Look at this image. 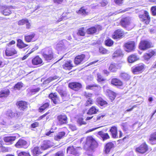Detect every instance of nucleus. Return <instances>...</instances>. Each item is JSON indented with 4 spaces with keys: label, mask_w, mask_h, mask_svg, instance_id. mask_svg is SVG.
<instances>
[{
    "label": "nucleus",
    "mask_w": 156,
    "mask_h": 156,
    "mask_svg": "<svg viewBox=\"0 0 156 156\" xmlns=\"http://www.w3.org/2000/svg\"><path fill=\"white\" fill-rule=\"evenodd\" d=\"M5 53L7 56H12L17 53V51L13 48H6Z\"/></svg>",
    "instance_id": "a211bd4d"
},
{
    "label": "nucleus",
    "mask_w": 156,
    "mask_h": 156,
    "mask_svg": "<svg viewBox=\"0 0 156 156\" xmlns=\"http://www.w3.org/2000/svg\"><path fill=\"white\" fill-rule=\"evenodd\" d=\"M57 119L59 123L62 125L67 122V117L65 114H60L57 116Z\"/></svg>",
    "instance_id": "1a4fd4ad"
},
{
    "label": "nucleus",
    "mask_w": 156,
    "mask_h": 156,
    "mask_svg": "<svg viewBox=\"0 0 156 156\" xmlns=\"http://www.w3.org/2000/svg\"><path fill=\"white\" fill-rule=\"evenodd\" d=\"M144 65L143 64H139L132 68L133 73L135 74L141 73L144 70Z\"/></svg>",
    "instance_id": "423d86ee"
},
{
    "label": "nucleus",
    "mask_w": 156,
    "mask_h": 156,
    "mask_svg": "<svg viewBox=\"0 0 156 156\" xmlns=\"http://www.w3.org/2000/svg\"><path fill=\"white\" fill-rule=\"evenodd\" d=\"M16 137L15 136H8L4 137L3 140L5 143L8 144H11L16 140Z\"/></svg>",
    "instance_id": "dca6fc26"
},
{
    "label": "nucleus",
    "mask_w": 156,
    "mask_h": 156,
    "mask_svg": "<svg viewBox=\"0 0 156 156\" xmlns=\"http://www.w3.org/2000/svg\"><path fill=\"white\" fill-rule=\"evenodd\" d=\"M69 86L74 90L77 91L81 88L82 85L79 83L72 82L69 83Z\"/></svg>",
    "instance_id": "ddd939ff"
},
{
    "label": "nucleus",
    "mask_w": 156,
    "mask_h": 156,
    "mask_svg": "<svg viewBox=\"0 0 156 156\" xmlns=\"http://www.w3.org/2000/svg\"><path fill=\"white\" fill-rule=\"evenodd\" d=\"M99 51L101 53L103 54H106L108 52V51L103 47H100L99 48Z\"/></svg>",
    "instance_id": "4d7b16f0"
},
{
    "label": "nucleus",
    "mask_w": 156,
    "mask_h": 156,
    "mask_svg": "<svg viewBox=\"0 0 156 156\" xmlns=\"http://www.w3.org/2000/svg\"><path fill=\"white\" fill-rule=\"evenodd\" d=\"M110 133L111 135L112 138H117L118 136V129L117 126H112L109 130Z\"/></svg>",
    "instance_id": "f8f14e48"
},
{
    "label": "nucleus",
    "mask_w": 156,
    "mask_h": 156,
    "mask_svg": "<svg viewBox=\"0 0 156 156\" xmlns=\"http://www.w3.org/2000/svg\"><path fill=\"white\" fill-rule=\"evenodd\" d=\"M77 122L80 125H85L87 124V123L83 121V118L81 117L80 118L78 119Z\"/></svg>",
    "instance_id": "603ef678"
},
{
    "label": "nucleus",
    "mask_w": 156,
    "mask_h": 156,
    "mask_svg": "<svg viewBox=\"0 0 156 156\" xmlns=\"http://www.w3.org/2000/svg\"><path fill=\"white\" fill-rule=\"evenodd\" d=\"M28 103L24 101H21L17 102L16 105L19 107H27Z\"/></svg>",
    "instance_id": "473e14b6"
},
{
    "label": "nucleus",
    "mask_w": 156,
    "mask_h": 156,
    "mask_svg": "<svg viewBox=\"0 0 156 156\" xmlns=\"http://www.w3.org/2000/svg\"><path fill=\"white\" fill-rule=\"evenodd\" d=\"M39 124L38 122H34L32 123L30 125V127L31 128H35L39 126Z\"/></svg>",
    "instance_id": "5fc2aeb1"
},
{
    "label": "nucleus",
    "mask_w": 156,
    "mask_h": 156,
    "mask_svg": "<svg viewBox=\"0 0 156 156\" xmlns=\"http://www.w3.org/2000/svg\"><path fill=\"white\" fill-rule=\"evenodd\" d=\"M139 17L141 20L145 22L146 24H149L150 20V18L148 15V13L146 11H144V13L139 15Z\"/></svg>",
    "instance_id": "6e6552de"
},
{
    "label": "nucleus",
    "mask_w": 156,
    "mask_h": 156,
    "mask_svg": "<svg viewBox=\"0 0 156 156\" xmlns=\"http://www.w3.org/2000/svg\"><path fill=\"white\" fill-rule=\"evenodd\" d=\"M97 29L95 27H91L87 29V32L88 34H92L95 33Z\"/></svg>",
    "instance_id": "ea45409f"
},
{
    "label": "nucleus",
    "mask_w": 156,
    "mask_h": 156,
    "mask_svg": "<svg viewBox=\"0 0 156 156\" xmlns=\"http://www.w3.org/2000/svg\"><path fill=\"white\" fill-rule=\"evenodd\" d=\"M98 134L102 138L103 141L109 139L110 138V135L108 133H104L102 131H99Z\"/></svg>",
    "instance_id": "aec40b11"
},
{
    "label": "nucleus",
    "mask_w": 156,
    "mask_h": 156,
    "mask_svg": "<svg viewBox=\"0 0 156 156\" xmlns=\"http://www.w3.org/2000/svg\"><path fill=\"white\" fill-rule=\"evenodd\" d=\"M9 151L8 147L3 146L2 145H0V151L2 152H6Z\"/></svg>",
    "instance_id": "8fccbe9b"
},
{
    "label": "nucleus",
    "mask_w": 156,
    "mask_h": 156,
    "mask_svg": "<svg viewBox=\"0 0 156 156\" xmlns=\"http://www.w3.org/2000/svg\"><path fill=\"white\" fill-rule=\"evenodd\" d=\"M83 94L86 98H88V99H91L90 98H91L92 96V94L91 93L87 92H85Z\"/></svg>",
    "instance_id": "6e6d98bb"
},
{
    "label": "nucleus",
    "mask_w": 156,
    "mask_h": 156,
    "mask_svg": "<svg viewBox=\"0 0 156 156\" xmlns=\"http://www.w3.org/2000/svg\"><path fill=\"white\" fill-rule=\"evenodd\" d=\"M7 115L9 118H12L15 116V113L10 111L8 112L7 114Z\"/></svg>",
    "instance_id": "de8ad7c7"
},
{
    "label": "nucleus",
    "mask_w": 156,
    "mask_h": 156,
    "mask_svg": "<svg viewBox=\"0 0 156 156\" xmlns=\"http://www.w3.org/2000/svg\"><path fill=\"white\" fill-rule=\"evenodd\" d=\"M17 46L20 48H23L28 46V45L24 44L23 42L21 43V44H17Z\"/></svg>",
    "instance_id": "0e129e2a"
},
{
    "label": "nucleus",
    "mask_w": 156,
    "mask_h": 156,
    "mask_svg": "<svg viewBox=\"0 0 156 156\" xmlns=\"http://www.w3.org/2000/svg\"><path fill=\"white\" fill-rule=\"evenodd\" d=\"M124 32L122 30L118 29L116 30L112 35V37L114 39L121 38L124 35Z\"/></svg>",
    "instance_id": "9b49d317"
},
{
    "label": "nucleus",
    "mask_w": 156,
    "mask_h": 156,
    "mask_svg": "<svg viewBox=\"0 0 156 156\" xmlns=\"http://www.w3.org/2000/svg\"><path fill=\"white\" fill-rule=\"evenodd\" d=\"M139 59L138 58L136 54H132L130 55L128 58V60L129 63H133Z\"/></svg>",
    "instance_id": "7c9ffc66"
},
{
    "label": "nucleus",
    "mask_w": 156,
    "mask_h": 156,
    "mask_svg": "<svg viewBox=\"0 0 156 156\" xmlns=\"http://www.w3.org/2000/svg\"><path fill=\"white\" fill-rule=\"evenodd\" d=\"M41 54L44 59L50 62L54 58V52L52 49L49 47H46L41 51Z\"/></svg>",
    "instance_id": "f03ea898"
},
{
    "label": "nucleus",
    "mask_w": 156,
    "mask_h": 156,
    "mask_svg": "<svg viewBox=\"0 0 156 156\" xmlns=\"http://www.w3.org/2000/svg\"><path fill=\"white\" fill-rule=\"evenodd\" d=\"M148 54L151 57L153 56H155L156 55V50H151Z\"/></svg>",
    "instance_id": "bf43d9fd"
},
{
    "label": "nucleus",
    "mask_w": 156,
    "mask_h": 156,
    "mask_svg": "<svg viewBox=\"0 0 156 156\" xmlns=\"http://www.w3.org/2000/svg\"><path fill=\"white\" fill-rule=\"evenodd\" d=\"M93 104V101L91 99H88L87 101L85 104V106L89 107L91 106Z\"/></svg>",
    "instance_id": "864d4df0"
},
{
    "label": "nucleus",
    "mask_w": 156,
    "mask_h": 156,
    "mask_svg": "<svg viewBox=\"0 0 156 156\" xmlns=\"http://www.w3.org/2000/svg\"><path fill=\"white\" fill-rule=\"evenodd\" d=\"M151 43L147 41H141L139 45L140 48L142 50H146L151 47Z\"/></svg>",
    "instance_id": "0eeeda50"
},
{
    "label": "nucleus",
    "mask_w": 156,
    "mask_h": 156,
    "mask_svg": "<svg viewBox=\"0 0 156 156\" xmlns=\"http://www.w3.org/2000/svg\"><path fill=\"white\" fill-rule=\"evenodd\" d=\"M144 57V59L146 60H148L151 58L148 53L145 54Z\"/></svg>",
    "instance_id": "774afa93"
},
{
    "label": "nucleus",
    "mask_w": 156,
    "mask_h": 156,
    "mask_svg": "<svg viewBox=\"0 0 156 156\" xmlns=\"http://www.w3.org/2000/svg\"><path fill=\"white\" fill-rule=\"evenodd\" d=\"M111 84L113 85L118 87L121 86L123 85L122 82L119 79L114 78L112 79Z\"/></svg>",
    "instance_id": "5701e85b"
},
{
    "label": "nucleus",
    "mask_w": 156,
    "mask_h": 156,
    "mask_svg": "<svg viewBox=\"0 0 156 156\" xmlns=\"http://www.w3.org/2000/svg\"><path fill=\"white\" fill-rule=\"evenodd\" d=\"M106 45L108 46H111L113 44V41L110 39H108L105 41Z\"/></svg>",
    "instance_id": "a19ab883"
},
{
    "label": "nucleus",
    "mask_w": 156,
    "mask_h": 156,
    "mask_svg": "<svg viewBox=\"0 0 156 156\" xmlns=\"http://www.w3.org/2000/svg\"><path fill=\"white\" fill-rule=\"evenodd\" d=\"M23 87V83L21 82H19L16 83L14 87L15 90H20Z\"/></svg>",
    "instance_id": "09e8293b"
},
{
    "label": "nucleus",
    "mask_w": 156,
    "mask_h": 156,
    "mask_svg": "<svg viewBox=\"0 0 156 156\" xmlns=\"http://www.w3.org/2000/svg\"><path fill=\"white\" fill-rule=\"evenodd\" d=\"M66 133L64 131H62L58 133V134L54 136L55 140L58 141L63 138L65 135Z\"/></svg>",
    "instance_id": "c756f323"
},
{
    "label": "nucleus",
    "mask_w": 156,
    "mask_h": 156,
    "mask_svg": "<svg viewBox=\"0 0 156 156\" xmlns=\"http://www.w3.org/2000/svg\"><path fill=\"white\" fill-rule=\"evenodd\" d=\"M149 149L148 145L144 142L136 148L135 151L138 154H144L147 153Z\"/></svg>",
    "instance_id": "7ed1b4c3"
},
{
    "label": "nucleus",
    "mask_w": 156,
    "mask_h": 156,
    "mask_svg": "<svg viewBox=\"0 0 156 156\" xmlns=\"http://www.w3.org/2000/svg\"><path fill=\"white\" fill-rule=\"evenodd\" d=\"M34 156H38L42 153L41 148L38 146L34 147L32 151Z\"/></svg>",
    "instance_id": "393cba45"
},
{
    "label": "nucleus",
    "mask_w": 156,
    "mask_h": 156,
    "mask_svg": "<svg viewBox=\"0 0 156 156\" xmlns=\"http://www.w3.org/2000/svg\"><path fill=\"white\" fill-rule=\"evenodd\" d=\"M106 94L108 96L110 99L112 101L115 98V93L110 90H107Z\"/></svg>",
    "instance_id": "2f4dec72"
},
{
    "label": "nucleus",
    "mask_w": 156,
    "mask_h": 156,
    "mask_svg": "<svg viewBox=\"0 0 156 156\" xmlns=\"http://www.w3.org/2000/svg\"><path fill=\"white\" fill-rule=\"evenodd\" d=\"M106 116V114L103 113V114H100L96 117V119L95 120V121L100 120L102 119L103 118Z\"/></svg>",
    "instance_id": "79ce46f5"
},
{
    "label": "nucleus",
    "mask_w": 156,
    "mask_h": 156,
    "mask_svg": "<svg viewBox=\"0 0 156 156\" xmlns=\"http://www.w3.org/2000/svg\"><path fill=\"white\" fill-rule=\"evenodd\" d=\"M9 90L7 88L4 89L0 91V102L3 101L1 99H2V100H3L4 98H6L9 95Z\"/></svg>",
    "instance_id": "9d476101"
},
{
    "label": "nucleus",
    "mask_w": 156,
    "mask_h": 156,
    "mask_svg": "<svg viewBox=\"0 0 156 156\" xmlns=\"http://www.w3.org/2000/svg\"><path fill=\"white\" fill-rule=\"evenodd\" d=\"M28 22V20L27 19H23L19 21L18 24L19 25H22Z\"/></svg>",
    "instance_id": "49530a36"
},
{
    "label": "nucleus",
    "mask_w": 156,
    "mask_h": 156,
    "mask_svg": "<svg viewBox=\"0 0 156 156\" xmlns=\"http://www.w3.org/2000/svg\"><path fill=\"white\" fill-rule=\"evenodd\" d=\"M83 144L84 149L91 152H94L98 146V143L92 136H87Z\"/></svg>",
    "instance_id": "f257e3e1"
},
{
    "label": "nucleus",
    "mask_w": 156,
    "mask_h": 156,
    "mask_svg": "<svg viewBox=\"0 0 156 156\" xmlns=\"http://www.w3.org/2000/svg\"><path fill=\"white\" fill-rule=\"evenodd\" d=\"M15 146L17 148H27L28 147V144L26 140L20 139L15 144Z\"/></svg>",
    "instance_id": "39448f33"
},
{
    "label": "nucleus",
    "mask_w": 156,
    "mask_h": 156,
    "mask_svg": "<svg viewBox=\"0 0 156 156\" xmlns=\"http://www.w3.org/2000/svg\"><path fill=\"white\" fill-rule=\"evenodd\" d=\"M130 19L129 17H126L122 19L120 21L121 25L125 28L129 27V29L133 28L134 26L130 22Z\"/></svg>",
    "instance_id": "20e7f679"
},
{
    "label": "nucleus",
    "mask_w": 156,
    "mask_h": 156,
    "mask_svg": "<svg viewBox=\"0 0 156 156\" xmlns=\"http://www.w3.org/2000/svg\"><path fill=\"white\" fill-rule=\"evenodd\" d=\"M98 111V110L96 108H90L87 112L88 115H92L96 113Z\"/></svg>",
    "instance_id": "58836bf2"
},
{
    "label": "nucleus",
    "mask_w": 156,
    "mask_h": 156,
    "mask_svg": "<svg viewBox=\"0 0 156 156\" xmlns=\"http://www.w3.org/2000/svg\"><path fill=\"white\" fill-rule=\"evenodd\" d=\"M149 140L152 145L156 144V132L153 133L150 135Z\"/></svg>",
    "instance_id": "412c9836"
},
{
    "label": "nucleus",
    "mask_w": 156,
    "mask_h": 156,
    "mask_svg": "<svg viewBox=\"0 0 156 156\" xmlns=\"http://www.w3.org/2000/svg\"><path fill=\"white\" fill-rule=\"evenodd\" d=\"M97 102L98 104L100 105L101 106L104 105L105 106H106L105 105L107 104V103L105 101L100 97H99L97 98Z\"/></svg>",
    "instance_id": "72a5a7b5"
},
{
    "label": "nucleus",
    "mask_w": 156,
    "mask_h": 156,
    "mask_svg": "<svg viewBox=\"0 0 156 156\" xmlns=\"http://www.w3.org/2000/svg\"><path fill=\"white\" fill-rule=\"evenodd\" d=\"M42 62V59L39 56H36L32 60V64L34 65H41Z\"/></svg>",
    "instance_id": "4be33fe9"
},
{
    "label": "nucleus",
    "mask_w": 156,
    "mask_h": 156,
    "mask_svg": "<svg viewBox=\"0 0 156 156\" xmlns=\"http://www.w3.org/2000/svg\"><path fill=\"white\" fill-rule=\"evenodd\" d=\"M115 147L114 144L112 142L107 143L105 147L104 151L106 154H108L112 148Z\"/></svg>",
    "instance_id": "2eb2a0df"
},
{
    "label": "nucleus",
    "mask_w": 156,
    "mask_h": 156,
    "mask_svg": "<svg viewBox=\"0 0 156 156\" xmlns=\"http://www.w3.org/2000/svg\"><path fill=\"white\" fill-rule=\"evenodd\" d=\"M124 46L126 49V50L127 51H130L134 49V42L133 41L128 42L125 44Z\"/></svg>",
    "instance_id": "6ab92c4d"
},
{
    "label": "nucleus",
    "mask_w": 156,
    "mask_h": 156,
    "mask_svg": "<svg viewBox=\"0 0 156 156\" xmlns=\"http://www.w3.org/2000/svg\"><path fill=\"white\" fill-rule=\"evenodd\" d=\"M67 153L69 152L70 154L76 155L78 154L77 150L74 148L73 146L69 147L67 149Z\"/></svg>",
    "instance_id": "c85d7f7f"
},
{
    "label": "nucleus",
    "mask_w": 156,
    "mask_h": 156,
    "mask_svg": "<svg viewBox=\"0 0 156 156\" xmlns=\"http://www.w3.org/2000/svg\"><path fill=\"white\" fill-rule=\"evenodd\" d=\"M85 57V55L83 54L76 56L74 59V63L76 65L83 63L84 62Z\"/></svg>",
    "instance_id": "4468645a"
},
{
    "label": "nucleus",
    "mask_w": 156,
    "mask_h": 156,
    "mask_svg": "<svg viewBox=\"0 0 156 156\" xmlns=\"http://www.w3.org/2000/svg\"><path fill=\"white\" fill-rule=\"evenodd\" d=\"M122 56V54L121 51L120 49H118L116 50L113 54L112 57L113 58L115 57H117L119 56Z\"/></svg>",
    "instance_id": "4c0bfd02"
},
{
    "label": "nucleus",
    "mask_w": 156,
    "mask_h": 156,
    "mask_svg": "<svg viewBox=\"0 0 156 156\" xmlns=\"http://www.w3.org/2000/svg\"><path fill=\"white\" fill-rule=\"evenodd\" d=\"M58 78V77L56 76L50 77L43 82V84H46L48 83L51 81L57 79Z\"/></svg>",
    "instance_id": "e433bc0d"
},
{
    "label": "nucleus",
    "mask_w": 156,
    "mask_h": 156,
    "mask_svg": "<svg viewBox=\"0 0 156 156\" xmlns=\"http://www.w3.org/2000/svg\"><path fill=\"white\" fill-rule=\"evenodd\" d=\"M51 146V142L50 140H44L43 141L41 148L42 149L45 150L50 148Z\"/></svg>",
    "instance_id": "bb28decb"
},
{
    "label": "nucleus",
    "mask_w": 156,
    "mask_h": 156,
    "mask_svg": "<svg viewBox=\"0 0 156 156\" xmlns=\"http://www.w3.org/2000/svg\"><path fill=\"white\" fill-rule=\"evenodd\" d=\"M59 94L63 98L66 97L67 94V92L66 91H61Z\"/></svg>",
    "instance_id": "680f3d73"
},
{
    "label": "nucleus",
    "mask_w": 156,
    "mask_h": 156,
    "mask_svg": "<svg viewBox=\"0 0 156 156\" xmlns=\"http://www.w3.org/2000/svg\"><path fill=\"white\" fill-rule=\"evenodd\" d=\"M1 12L5 16H8L11 13L9 9L7 6L2 7Z\"/></svg>",
    "instance_id": "cd10ccee"
},
{
    "label": "nucleus",
    "mask_w": 156,
    "mask_h": 156,
    "mask_svg": "<svg viewBox=\"0 0 156 156\" xmlns=\"http://www.w3.org/2000/svg\"><path fill=\"white\" fill-rule=\"evenodd\" d=\"M35 35V34L34 33L32 32L28 34L25 36V40L27 42H30L32 41Z\"/></svg>",
    "instance_id": "b1692460"
},
{
    "label": "nucleus",
    "mask_w": 156,
    "mask_h": 156,
    "mask_svg": "<svg viewBox=\"0 0 156 156\" xmlns=\"http://www.w3.org/2000/svg\"><path fill=\"white\" fill-rule=\"evenodd\" d=\"M77 34L78 35L84 36L85 34V32L84 30V29L83 28H80Z\"/></svg>",
    "instance_id": "a18cd8bd"
},
{
    "label": "nucleus",
    "mask_w": 156,
    "mask_h": 156,
    "mask_svg": "<svg viewBox=\"0 0 156 156\" xmlns=\"http://www.w3.org/2000/svg\"><path fill=\"white\" fill-rule=\"evenodd\" d=\"M69 128L72 131L76 130V128L75 126L72 124H69Z\"/></svg>",
    "instance_id": "338daca9"
},
{
    "label": "nucleus",
    "mask_w": 156,
    "mask_h": 156,
    "mask_svg": "<svg viewBox=\"0 0 156 156\" xmlns=\"http://www.w3.org/2000/svg\"><path fill=\"white\" fill-rule=\"evenodd\" d=\"M49 96L54 104L59 102V98L55 93H51L49 95Z\"/></svg>",
    "instance_id": "a878e982"
},
{
    "label": "nucleus",
    "mask_w": 156,
    "mask_h": 156,
    "mask_svg": "<svg viewBox=\"0 0 156 156\" xmlns=\"http://www.w3.org/2000/svg\"><path fill=\"white\" fill-rule=\"evenodd\" d=\"M120 76L122 79L126 81L129 80L130 78V75L126 73H121Z\"/></svg>",
    "instance_id": "f704fd0d"
},
{
    "label": "nucleus",
    "mask_w": 156,
    "mask_h": 156,
    "mask_svg": "<svg viewBox=\"0 0 156 156\" xmlns=\"http://www.w3.org/2000/svg\"><path fill=\"white\" fill-rule=\"evenodd\" d=\"M97 80L98 82H101L105 80L104 79L99 73L97 74Z\"/></svg>",
    "instance_id": "13d9d810"
},
{
    "label": "nucleus",
    "mask_w": 156,
    "mask_h": 156,
    "mask_svg": "<svg viewBox=\"0 0 156 156\" xmlns=\"http://www.w3.org/2000/svg\"><path fill=\"white\" fill-rule=\"evenodd\" d=\"M40 90L39 88H37L36 89H29L28 90L30 91L32 94H34L36 92H38Z\"/></svg>",
    "instance_id": "3c124183"
},
{
    "label": "nucleus",
    "mask_w": 156,
    "mask_h": 156,
    "mask_svg": "<svg viewBox=\"0 0 156 156\" xmlns=\"http://www.w3.org/2000/svg\"><path fill=\"white\" fill-rule=\"evenodd\" d=\"M50 113L49 111H48L45 114H43L42 115L40 116L38 119H37V120L39 121L42 119L44 117H45L48 114Z\"/></svg>",
    "instance_id": "e2e57ef3"
},
{
    "label": "nucleus",
    "mask_w": 156,
    "mask_h": 156,
    "mask_svg": "<svg viewBox=\"0 0 156 156\" xmlns=\"http://www.w3.org/2000/svg\"><path fill=\"white\" fill-rule=\"evenodd\" d=\"M71 62H72L70 61L67 62L64 65H63V68L69 70L72 69L73 66L71 64Z\"/></svg>",
    "instance_id": "c9c22d12"
},
{
    "label": "nucleus",
    "mask_w": 156,
    "mask_h": 156,
    "mask_svg": "<svg viewBox=\"0 0 156 156\" xmlns=\"http://www.w3.org/2000/svg\"><path fill=\"white\" fill-rule=\"evenodd\" d=\"M152 14L153 16H156V6H152L151 9Z\"/></svg>",
    "instance_id": "052dcab7"
},
{
    "label": "nucleus",
    "mask_w": 156,
    "mask_h": 156,
    "mask_svg": "<svg viewBox=\"0 0 156 156\" xmlns=\"http://www.w3.org/2000/svg\"><path fill=\"white\" fill-rule=\"evenodd\" d=\"M64 154L63 151H59L55 154V156H64Z\"/></svg>",
    "instance_id": "69168bd1"
},
{
    "label": "nucleus",
    "mask_w": 156,
    "mask_h": 156,
    "mask_svg": "<svg viewBox=\"0 0 156 156\" xmlns=\"http://www.w3.org/2000/svg\"><path fill=\"white\" fill-rule=\"evenodd\" d=\"M109 69L112 72H115L116 71V66L115 64H111L109 68Z\"/></svg>",
    "instance_id": "37998d69"
},
{
    "label": "nucleus",
    "mask_w": 156,
    "mask_h": 156,
    "mask_svg": "<svg viewBox=\"0 0 156 156\" xmlns=\"http://www.w3.org/2000/svg\"><path fill=\"white\" fill-rule=\"evenodd\" d=\"M18 156H31L30 153L25 151H21L18 154Z\"/></svg>",
    "instance_id": "c03bdc74"
},
{
    "label": "nucleus",
    "mask_w": 156,
    "mask_h": 156,
    "mask_svg": "<svg viewBox=\"0 0 156 156\" xmlns=\"http://www.w3.org/2000/svg\"><path fill=\"white\" fill-rule=\"evenodd\" d=\"M76 12L79 15L85 16L88 15L90 12V10L86 9L84 7H83L81 8L77 12L76 11Z\"/></svg>",
    "instance_id": "f3484780"
}]
</instances>
